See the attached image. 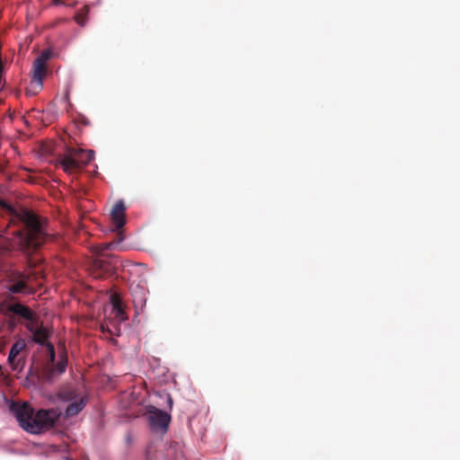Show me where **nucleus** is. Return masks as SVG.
<instances>
[{
  "label": "nucleus",
  "instance_id": "2",
  "mask_svg": "<svg viewBox=\"0 0 460 460\" xmlns=\"http://www.w3.org/2000/svg\"><path fill=\"white\" fill-rule=\"evenodd\" d=\"M28 269L24 271L10 270L6 271L4 279V286L7 291L5 300L13 301L15 295H33L36 287L42 285L44 279L43 270L38 269V263L31 258H28Z\"/></svg>",
  "mask_w": 460,
  "mask_h": 460
},
{
  "label": "nucleus",
  "instance_id": "17",
  "mask_svg": "<svg viewBox=\"0 0 460 460\" xmlns=\"http://www.w3.org/2000/svg\"><path fill=\"white\" fill-rule=\"evenodd\" d=\"M7 317V325H8V328L11 330V331H13L16 326L18 324H21V323L19 322V320L16 319V317H13V315L9 314V315H5Z\"/></svg>",
  "mask_w": 460,
  "mask_h": 460
},
{
  "label": "nucleus",
  "instance_id": "12",
  "mask_svg": "<svg viewBox=\"0 0 460 460\" xmlns=\"http://www.w3.org/2000/svg\"><path fill=\"white\" fill-rule=\"evenodd\" d=\"M131 295L136 310H142L146 303V290L137 285L135 288L131 289Z\"/></svg>",
  "mask_w": 460,
  "mask_h": 460
},
{
  "label": "nucleus",
  "instance_id": "16",
  "mask_svg": "<svg viewBox=\"0 0 460 460\" xmlns=\"http://www.w3.org/2000/svg\"><path fill=\"white\" fill-rule=\"evenodd\" d=\"M89 6L84 5L75 15V20L80 26H84L87 22Z\"/></svg>",
  "mask_w": 460,
  "mask_h": 460
},
{
  "label": "nucleus",
  "instance_id": "6",
  "mask_svg": "<svg viewBox=\"0 0 460 460\" xmlns=\"http://www.w3.org/2000/svg\"><path fill=\"white\" fill-rule=\"evenodd\" d=\"M119 266L116 256L94 257L90 262L89 271L94 279H103L112 275Z\"/></svg>",
  "mask_w": 460,
  "mask_h": 460
},
{
  "label": "nucleus",
  "instance_id": "5",
  "mask_svg": "<svg viewBox=\"0 0 460 460\" xmlns=\"http://www.w3.org/2000/svg\"><path fill=\"white\" fill-rule=\"evenodd\" d=\"M4 315H13L16 317L17 320L21 323V324H24L25 328L28 331H31V324L33 323L39 322V316L37 314L30 308L28 305L21 303L13 301H4Z\"/></svg>",
  "mask_w": 460,
  "mask_h": 460
},
{
  "label": "nucleus",
  "instance_id": "1",
  "mask_svg": "<svg viewBox=\"0 0 460 460\" xmlns=\"http://www.w3.org/2000/svg\"><path fill=\"white\" fill-rule=\"evenodd\" d=\"M0 207L10 215V224L17 226L13 232L15 244L28 257L35 252L46 241L47 232L43 222L32 211L19 208H13L0 199Z\"/></svg>",
  "mask_w": 460,
  "mask_h": 460
},
{
  "label": "nucleus",
  "instance_id": "4",
  "mask_svg": "<svg viewBox=\"0 0 460 460\" xmlns=\"http://www.w3.org/2000/svg\"><path fill=\"white\" fill-rule=\"evenodd\" d=\"M93 159V151L66 146L64 153L57 158L58 164L66 173H74L90 164Z\"/></svg>",
  "mask_w": 460,
  "mask_h": 460
},
{
  "label": "nucleus",
  "instance_id": "21",
  "mask_svg": "<svg viewBox=\"0 0 460 460\" xmlns=\"http://www.w3.org/2000/svg\"><path fill=\"white\" fill-rule=\"evenodd\" d=\"M168 403H169L170 408H172V399L171 397H168Z\"/></svg>",
  "mask_w": 460,
  "mask_h": 460
},
{
  "label": "nucleus",
  "instance_id": "8",
  "mask_svg": "<svg viewBox=\"0 0 460 460\" xmlns=\"http://www.w3.org/2000/svg\"><path fill=\"white\" fill-rule=\"evenodd\" d=\"M26 342L23 339L17 340L11 347L7 363L13 371L22 373L26 364Z\"/></svg>",
  "mask_w": 460,
  "mask_h": 460
},
{
  "label": "nucleus",
  "instance_id": "14",
  "mask_svg": "<svg viewBox=\"0 0 460 460\" xmlns=\"http://www.w3.org/2000/svg\"><path fill=\"white\" fill-rule=\"evenodd\" d=\"M111 302L113 310L115 311L116 316L122 321L127 319L126 314L124 311V307H123V303H122L120 297L117 295H112L111 296Z\"/></svg>",
  "mask_w": 460,
  "mask_h": 460
},
{
  "label": "nucleus",
  "instance_id": "7",
  "mask_svg": "<svg viewBox=\"0 0 460 460\" xmlns=\"http://www.w3.org/2000/svg\"><path fill=\"white\" fill-rule=\"evenodd\" d=\"M50 57L51 52L49 50H44L34 61L31 81L27 89L28 95H34L42 88V80L47 69L46 64Z\"/></svg>",
  "mask_w": 460,
  "mask_h": 460
},
{
  "label": "nucleus",
  "instance_id": "15",
  "mask_svg": "<svg viewBox=\"0 0 460 460\" xmlns=\"http://www.w3.org/2000/svg\"><path fill=\"white\" fill-rule=\"evenodd\" d=\"M84 406L85 402L83 398L80 399L79 401L73 402L66 407V415L67 417L77 415L84 409Z\"/></svg>",
  "mask_w": 460,
  "mask_h": 460
},
{
  "label": "nucleus",
  "instance_id": "20",
  "mask_svg": "<svg viewBox=\"0 0 460 460\" xmlns=\"http://www.w3.org/2000/svg\"><path fill=\"white\" fill-rule=\"evenodd\" d=\"M53 3H54V4H56V5H59V4H63V2H62L61 0H53Z\"/></svg>",
  "mask_w": 460,
  "mask_h": 460
},
{
  "label": "nucleus",
  "instance_id": "18",
  "mask_svg": "<svg viewBox=\"0 0 460 460\" xmlns=\"http://www.w3.org/2000/svg\"><path fill=\"white\" fill-rule=\"evenodd\" d=\"M66 367V359L59 360L54 367V370L59 374L65 372Z\"/></svg>",
  "mask_w": 460,
  "mask_h": 460
},
{
  "label": "nucleus",
  "instance_id": "10",
  "mask_svg": "<svg viewBox=\"0 0 460 460\" xmlns=\"http://www.w3.org/2000/svg\"><path fill=\"white\" fill-rule=\"evenodd\" d=\"M31 331L29 332L32 333V341L40 345H46L49 351L50 358L53 361L55 358V349L51 343L47 342L49 337L47 329L43 326H38V323H31Z\"/></svg>",
  "mask_w": 460,
  "mask_h": 460
},
{
  "label": "nucleus",
  "instance_id": "3",
  "mask_svg": "<svg viewBox=\"0 0 460 460\" xmlns=\"http://www.w3.org/2000/svg\"><path fill=\"white\" fill-rule=\"evenodd\" d=\"M10 411L17 419L19 425L32 434H39L52 428L60 416V412L55 409L40 410L35 412L28 402H13L10 405Z\"/></svg>",
  "mask_w": 460,
  "mask_h": 460
},
{
  "label": "nucleus",
  "instance_id": "9",
  "mask_svg": "<svg viewBox=\"0 0 460 460\" xmlns=\"http://www.w3.org/2000/svg\"><path fill=\"white\" fill-rule=\"evenodd\" d=\"M146 414L151 429L154 431L166 433L171 421V416L164 411L155 406L146 408Z\"/></svg>",
  "mask_w": 460,
  "mask_h": 460
},
{
  "label": "nucleus",
  "instance_id": "19",
  "mask_svg": "<svg viewBox=\"0 0 460 460\" xmlns=\"http://www.w3.org/2000/svg\"><path fill=\"white\" fill-rule=\"evenodd\" d=\"M80 121L82 124H84L85 126L89 124V121L86 118H82Z\"/></svg>",
  "mask_w": 460,
  "mask_h": 460
},
{
  "label": "nucleus",
  "instance_id": "11",
  "mask_svg": "<svg viewBox=\"0 0 460 460\" xmlns=\"http://www.w3.org/2000/svg\"><path fill=\"white\" fill-rule=\"evenodd\" d=\"M125 210L126 207L122 200H119L114 204L111 213L113 225L112 230L118 231L125 225Z\"/></svg>",
  "mask_w": 460,
  "mask_h": 460
},
{
  "label": "nucleus",
  "instance_id": "13",
  "mask_svg": "<svg viewBox=\"0 0 460 460\" xmlns=\"http://www.w3.org/2000/svg\"><path fill=\"white\" fill-rule=\"evenodd\" d=\"M119 242H109V243H102L97 245H93L91 248V252L94 257H104V256H112L111 254L107 253L106 252L108 250L112 249L114 246L118 245Z\"/></svg>",
  "mask_w": 460,
  "mask_h": 460
}]
</instances>
